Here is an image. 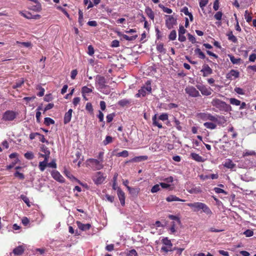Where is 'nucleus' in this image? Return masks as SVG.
<instances>
[{
    "label": "nucleus",
    "instance_id": "18",
    "mask_svg": "<svg viewBox=\"0 0 256 256\" xmlns=\"http://www.w3.org/2000/svg\"><path fill=\"white\" fill-rule=\"evenodd\" d=\"M148 158V156H136L130 160V162H140L142 161L147 160Z\"/></svg>",
    "mask_w": 256,
    "mask_h": 256
},
{
    "label": "nucleus",
    "instance_id": "61",
    "mask_svg": "<svg viewBox=\"0 0 256 256\" xmlns=\"http://www.w3.org/2000/svg\"><path fill=\"white\" fill-rule=\"evenodd\" d=\"M214 190L217 194L222 193V194H226V192L223 189H222V188H214Z\"/></svg>",
    "mask_w": 256,
    "mask_h": 256
},
{
    "label": "nucleus",
    "instance_id": "10",
    "mask_svg": "<svg viewBox=\"0 0 256 256\" xmlns=\"http://www.w3.org/2000/svg\"><path fill=\"white\" fill-rule=\"evenodd\" d=\"M16 117V113L12 110L6 111L2 117V119L6 121H11L14 120Z\"/></svg>",
    "mask_w": 256,
    "mask_h": 256
},
{
    "label": "nucleus",
    "instance_id": "7",
    "mask_svg": "<svg viewBox=\"0 0 256 256\" xmlns=\"http://www.w3.org/2000/svg\"><path fill=\"white\" fill-rule=\"evenodd\" d=\"M196 87L203 96H208L212 94V92L210 87H208L203 84L196 85Z\"/></svg>",
    "mask_w": 256,
    "mask_h": 256
},
{
    "label": "nucleus",
    "instance_id": "44",
    "mask_svg": "<svg viewBox=\"0 0 256 256\" xmlns=\"http://www.w3.org/2000/svg\"><path fill=\"white\" fill-rule=\"evenodd\" d=\"M176 37V32L175 30H172L169 34L168 38L170 40H174Z\"/></svg>",
    "mask_w": 256,
    "mask_h": 256
},
{
    "label": "nucleus",
    "instance_id": "34",
    "mask_svg": "<svg viewBox=\"0 0 256 256\" xmlns=\"http://www.w3.org/2000/svg\"><path fill=\"white\" fill-rule=\"evenodd\" d=\"M42 151L44 152V156H47V158H49L50 152L48 150V148H46L44 145H42L41 147Z\"/></svg>",
    "mask_w": 256,
    "mask_h": 256
},
{
    "label": "nucleus",
    "instance_id": "54",
    "mask_svg": "<svg viewBox=\"0 0 256 256\" xmlns=\"http://www.w3.org/2000/svg\"><path fill=\"white\" fill-rule=\"evenodd\" d=\"M160 186H162L163 188H169L170 190H172V188H171L170 184L166 183V182H160Z\"/></svg>",
    "mask_w": 256,
    "mask_h": 256
},
{
    "label": "nucleus",
    "instance_id": "6",
    "mask_svg": "<svg viewBox=\"0 0 256 256\" xmlns=\"http://www.w3.org/2000/svg\"><path fill=\"white\" fill-rule=\"evenodd\" d=\"M185 92L190 96L196 98L200 96L199 92L193 86H188L185 88Z\"/></svg>",
    "mask_w": 256,
    "mask_h": 256
},
{
    "label": "nucleus",
    "instance_id": "15",
    "mask_svg": "<svg viewBox=\"0 0 256 256\" xmlns=\"http://www.w3.org/2000/svg\"><path fill=\"white\" fill-rule=\"evenodd\" d=\"M96 84H98L100 88H104L105 86L106 80L104 76H97L96 79Z\"/></svg>",
    "mask_w": 256,
    "mask_h": 256
},
{
    "label": "nucleus",
    "instance_id": "58",
    "mask_svg": "<svg viewBox=\"0 0 256 256\" xmlns=\"http://www.w3.org/2000/svg\"><path fill=\"white\" fill-rule=\"evenodd\" d=\"M16 44H20L22 45L24 47L28 48L31 46V43L30 42H20L18 41H16Z\"/></svg>",
    "mask_w": 256,
    "mask_h": 256
},
{
    "label": "nucleus",
    "instance_id": "30",
    "mask_svg": "<svg viewBox=\"0 0 256 256\" xmlns=\"http://www.w3.org/2000/svg\"><path fill=\"white\" fill-rule=\"evenodd\" d=\"M224 166L228 168H232L235 166V164L230 160H227L224 164Z\"/></svg>",
    "mask_w": 256,
    "mask_h": 256
},
{
    "label": "nucleus",
    "instance_id": "57",
    "mask_svg": "<svg viewBox=\"0 0 256 256\" xmlns=\"http://www.w3.org/2000/svg\"><path fill=\"white\" fill-rule=\"evenodd\" d=\"M208 0H200V6L203 9L208 4Z\"/></svg>",
    "mask_w": 256,
    "mask_h": 256
},
{
    "label": "nucleus",
    "instance_id": "45",
    "mask_svg": "<svg viewBox=\"0 0 256 256\" xmlns=\"http://www.w3.org/2000/svg\"><path fill=\"white\" fill-rule=\"evenodd\" d=\"M112 141V138L110 136H106V139L103 141V144L104 146L111 143Z\"/></svg>",
    "mask_w": 256,
    "mask_h": 256
},
{
    "label": "nucleus",
    "instance_id": "59",
    "mask_svg": "<svg viewBox=\"0 0 256 256\" xmlns=\"http://www.w3.org/2000/svg\"><path fill=\"white\" fill-rule=\"evenodd\" d=\"M160 180H162V179H160ZM162 180L166 182V183L169 184V183L173 182L174 178L172 176H170L168 178L162 179Z\"/></svg>",
    "mask_w": 256,
    "mask_h": 256
},
{
    "label": "nucleus",
    "instance_id": "14",
    "mask_svg": "<svg viewBox=\"0 0 256 256\" xmlns=\"http://www.w3.org/2000/svg\"><path fill=\"white\" fill-rule=\"evenodd\" d=\"M203 73V76L206 77L212 73V69L208 64L202 66V69L200 70Z\"/></svg>",
    "mask_w": 256,
    "mask_h": 256
},
{
    "label": "nucleus",
    "instance_id": "17",
    "mask_svg": "<svg viewBox=\"0 0 256 256\" xmlns=\"http://www.w3.org/2000/svg\"><path fill=\"white\" fill-rule=\"evenodd\" d=\"M72 110L70 109L68 112H66L64 116V122L65 124L68 123L72 118Z\"/></svg>",
    "mask_w": 256,
    "mask_h": 256
},
{
    "label": "nucleus",
    "instance_id": "43",
    "mask_svg": "<svg viewBox=\"0 0 256 256\" xmlns=\"http://www.w3.org/2000/svg\"><path fill=\"white\" fill-rule=\"evenodd\" d=\"M160 190V184H156L152 187L150 192L152 193H155L158 192Z\"/></svg>",
    "mask_w": 256,
    "mask_h": 256
},
{
    "label": "nucleus",
    "instance_id": "28",
    "mask_svg": "<svg viewBox=\"0 0 256 256\" xmlns=\"http://www.w3.org/2000/svg\"><path fill=\"white\" fill-rule=\"evenodd\" d=\"M228 56L230 58L231 62L233 64H238L241 61V59L240 58H236L232 54H228Z\"/></svg>",
    "mask_w": 256,
    "mask_h": 256
},
{
    "label": "nucleus",
    "instance_id": "8",
    "mask_svg": "<svg viewBox=\"0 0 256 256\" xmlns=\"http://www.w3.org/2000/svg\"><path fill=\"white\" fill-rule=\"evenodd\" d=\"M198 116L199 118L204 121H217V118L216 116H212L209 113L202 112L199 114Z\"/></svg>",
    "mask_w": 256,
    "mask_h": 256
},
{
    "label": "nucleus",
    "instance_id": "52",
    "mask_svg": "<svg viewBox=\"0 0 256 256\" xmlns=\"http://www.w3.org/2000/svg\"><path fill=\"white\" fill-rule=\"evenodd\" d=\"M244 234L246 237H250L254 235V232L252 230H247L244 232Z\"/></svg>",
    "mask_w": 256,
    "mask_h": 256
},
{
    "label": "nucleus",
    "instance_id": "23",
    "mask_svg": "<svg viewBox=\"0 0 256 256\" xmlns=\"http://www.w3.org/2000/svg\"><path fill=\"white\" fill-rule=\"evenodd\" d=\"M118 35L120 36H122V38L124 39H125L126 40H128V41L134 40L138 37V36H136V35L134 36H129L126 34H122L121 32H118Z\"/></svg>",
    "mask_w": 256,
    "mask_h": 256
},
{
    "label": "nucleus",
    "instance_id": "46",
    "mask_svg": "<svg viewBox=\"0 0 256 256\" xmlns=\"http://www.w3.org/2000/svg\"><path fill=\"white\" fill-rule=\"evenodd\" d=\"M44 122L46 125L49 126L50 124H54V121L50 118H44Z\"/></svg>",
    "mask_w": 256,
    "mask_h": 256
},
{
    "label": "nucleus",
    "instance_id": "37",
    "mask_svg": "<svg viewBox=\"0 0 256 256\" xmlns=\"http://www.w3.org/2000/svg\"><path fill=\"white\" fill-rule=\"evenodd\" d=\"M256 154V152L254 150H245L243 152V156H255Z\"/></svg>",
    "mask_w": 256,
    "mask_h": 256
},
{
    "label": "nucleus",
    "instance_id": "51",
    "mask_svg": "<svg viewBox=\"0 0 256 256\" xmlns=\"http://www.w3.org/2000/svg\"><path fill=\"white\" fill-rule=\"evenodd\" d=\"M244 18H245L246 21L248 22H250L252 20V17L249 14L248 10L245 11Z\"/></svg>",
    "mask_w": 256,
    "mask_h": 256
},
{
    "label": "nucleus",
    "instance_id": "5",
    "mask_svg": "<svg viewBox=\"0 0 256 256\" xmlns=\"http://www.w3.org/2000/svg\"><path fill=\"white\" fill-rule=\"evenodd\" d=\"M152 91L150 84L149 82L146 83V86L142 87L138 90V93L136 94V97H140L141 96H144L147 94L150 93Z\"/></svg>",
    "mask_w": 256,
    "mask_h": 256
},
{
    "label": "nucleus",
    "instance_id": "9",
    "mask_svg": "<svg viewBox=\"0 0 256 256\" xmlns=\"http://www.w3.org/2000/svg\"><path fill=\"white\" fill-rule=\"evenodd\" d=\"M92 180L96 184H98L104 182L105 177L102 172H96L92 176Z\"/></svg>",
    "mask_w": 256,
    "mask_h": 256
},
{
    "label": "nucleus",
    "instance_id": "55",
    "mask_svg": "<svg viewBox=\"0 0 256 256\" xmlns=\"http://www.w3.org/2000/svg\"><path fill=\"white\" fill-rule=\"evenodd\" d=\"M158 119L162 121L166 120H168V114L166 113L162 114L159 116Z\"/></svg>",
    "mask_w": 256,
    "mask_h": 256
},
{
    "label": "nucleus",
    "instance_id": "11",
    "mask_svg": "<svg viewBox=\"0 0 256 256\" xmlns=\"http://www.w3.org/2000/svg\"><path fill=\"white\" fill-rule=\"evenodd\" d=\"M166 26L168 29H170L176 24V20L172 16H166Z\"/></svg>",
    "mask_w": 256,
    "mask_h": 256
},
{
    "label": "nucleus",
    "instance_id": "35",
    "mask_svg": "<svg viewBox=\"0 0 256 256\" xmlns=\"http://www.w3.org/2000/svg\"><path fill=\"white\" fill-rule=\"evenodd\" d=\"M92 88H88L86 86H83L82 88V95L90 93L92 92Z\"/></svg>",
    "mask_w": 256,
    "mask_h": 256
},
{
    "label": "nucleus",
    "instance_id": "64",
    "mask_svg": "<svg viewBox=\"0 0 256 256\" xmlns=\"http://www.w3.org/2000/svg\"><path fill=\"white\" fill-rule=\"evenodd\" d=\"M186 30L182 26H180L178 30V34H184Z\"/></svg>",
    "mask_w": 256,
    "mask_h": 256
},
{
    "label": "nucleus",
    "instance_id": "20",
    "mask_svg": "<svg viewBox=\"0 0 256 256\" xmlns=\"http://www.w3.org/2000/svg\"><path fill=\"white\" fill-rule=\"evenodd\" d=\"M24 250V248L22 246H19L13 250L12 252L15 255H21L22 254Z\"/></svg>",
    "mask_w": 256,
    "mask_h": 256
},
{
    "label": "nucleus",
    "instance_id": "38",
    "mask_svg": "<svg viewBox=\"0 0 256 256\" xmlns=\"http://www.w3.org/2000/svg\"><path fill=\"white\" fill-rule=\"evenodd\" d=\"M127 188H128V190L129 191L130 193L132 194L136 195L138 194V188H130L129 186H127Z\"/></svg>",
    "mask_w": 256,
    "mask_h": 256
},
{
    "label": "nucleus",
    "instance_id": "1",
    "mask_svg": "<svg viewBox=\"0 0 256 256\" xmlns=\"http://www.w3.org/2000/svg\"><path fill=\"white\" fill-rule=\"evenodd\" d=\"M187 206L190 207L194 212H198L200 210L208 215L212 214L210 209L204 203L196 202L194 203L187 204Z\"/></svg>",
    "mask_w": 256,
    "mask_h": 256
},
{
    "label": "nucleus",
    "instance_id": "60",
    "mask_svg": "<svg viewBox=\"0 0 256 256\" xmlns=\"http://www.w3.org/2000/svg\"><path fill=\"white\" fill-rule=\"evenodd\" d=\"M94 48L92 47V45H90L88 46V54L90 55V56H92L94 54Z\"/></svg>",
    "mask_w": 256,
    "mask_h": 256
},
{
    "label": "nucleus",
    "instance_id": "16",
    "mask_svg": "<svg viewBox=\"0 0 256 256\" xmlns=\"http://www.w3.org/2000/svg\"><path fill=\"white\" fill-rule=\"evenodd\" d=\"M117 194L121 204L122 206H124L125 204V196L124 192L122 191L120 188H118L117 191Z\"/></svg>",
    "mask_w": 256,
    "mask_h": 256
},
{
    "label": "nucleus",
    "instance_id": "22",
    "mask_svg": "<svg viewBox=\"0 0 256 256\" xmlns=\"http://www.w3.org/2000/svg\"><path fill=\"white\" fill-rule=\"evenodd\" d=\"M166 200L168 202H175V201H179V202H185L186 201L184 200L180 199L174 195H170V196H168L166 198Z\"/></svg>",
    "mask_w": 256,
    "mask_h": 256
},
{
    "label": "nucleus",
    "instance_id": "40",
    "mask_svg": "<svg viewBox=\"0 0 256 256\" xmlns=\"http://www.w3.org/2000/svg\"><path fill=\"white\" fill-rule=\"evenodd\" d=\"M156 50L160 53H166V50L164 48V44H158L156 46Z\"/></svg>",
    "mask_w": 256,
    "mask_h": 256
},
{
    "label": "nucleus",
    "instance_id": "56",
    "mask_svg": "<svg viewBox=\"0 0 256 256\" xmlns=\"http://www.w3.org/2000/svg\"><path fill=\"white\" fill-rule=\"evenodd\" d=\"M222 13L221 12H218L214 16V18L216 20H220L222 19Z\"/></svg>",
    "mask_w": 256,
    "mask_h": 256
},
{
    "label": "nucleus",
    "instance_id": "49",
    "mask_svg": "<svg viewBox=\"0 0 256 256\" xmlns=\"http://www.w3.org/2000/svg\"><path fill=\"white\" fill-rule=\"evenodd\" d=\"M78 22L81 26L83 24V12L81 10L78 11Z\"/></svg>",
    "mask_w": 256,
    "mask_h": 256
},
{
    "label": "nucleus",
    "instance_id": "24",
    "mask_svg": "<svg viewBox=\"0 0 256 256\" xmlns=\"http://www.w3.org/2000/svg\"><path fill=\"white\" fill-rule=\"evenodd\" d=\"M145 12L151 20H154V14L151 8L150 7H146L145 9Z\"/></svg>",
    "mask_w": 256,
    "mask_h": 256
},
{
    "label": "nucleus",
    "instance_id": "39",
    "mask_svg": "<svg viewBox=\"0 0 256 256\" xmlns=\"http://www.w3.org/2000/svg\"><path fill=\"white\" fill-rule=\"evenodd\" d=\"M128 156V150H124L121 152H118L116 154V156H122L124 158H126Z\"/></svg>",
    "mask_w": 256,
    "mask_h": 256
},
{
    "label": "nucleus",
    "instance_id": "33",
    "mask_svg": "<svg viewBox=\"0 0 256 256\" xmlns=\"http://www.w3.org/2000/svg\"><path fill=\"white\" fill-rule=\"evenodd\" d=\"M158 6L162 10L168 14H170L172 13V9L168 8L167 7L164 6V5L162 4H159Z\"/></svg>",
    "mask_w": 256,
    "mask_h": 256
},
{
    "label": "nucleus",
    "instance_id": "19",
    "mask_svg": "<svg viewBox=\"0 0 256 256\" xmlns=\"http://www.w3.org/2000/svg\"><path fill=\"white\" fill-rule=\"evenodd\" d=\"M76 224L78 228L84 231L88 230L90 228V224H84L80 222H77Z\"/></svg>",
    "mask_w": 256,
    "mask_h": 256
},
{
    "label": "nucleus",
    "instance_id": "31",
    "mask_svg": "<svg viewBox=\"0 0 256 256\" xmlns=\"http://www.w3.org/2000/svg\"><path fill=\"white\" fill-rule=\"evenodd\" d=\"M226 36H228L229 40L232 41L234 43H236L238 42L236 38L233 34L232 32H229L226 34Z\"/></svg>",
    "mask_w": 256,
    "mask_h": 256
},
{
    "label": "nucleus",
    "instance_id": "2",
    "mask_svg": "<svg viewBox=\"0 0 256 256\" xmlns=\"http://www.w3.org/2000/svg\"><path fill=\"white\" fill-rule=\"evenodd\" d=\"M86 165L94 170H100L104 168L103 162L102 160L95 158H88L86 160Z\"/></svg>",
    "mask_w": 256,
    "mask_h": 256
},
{
    "label": "nucleus",
    "instance_id": "42",
    "mask_svg": "<svg viewBox=\"0 0 256 256\" xmlns=\"http://www.w3.org/2000/svg\"><path fill=\"white\" fill-rule=\"evenodd\" d=\"M20 198L30 207V206L29 198L26 196L22 194L20 196Z\"/></svg>",
    "mask_w": 256,
    "mask_h": 256
},
{
    "label": "nucleus",
    "instance_id": "41",
    "mask_svg": "<svg viewBox=\"0 0 256 256\" xmlns=\"http://www.w3.org/2000/svg\"><path fill=\"white\" fill-rule=\"evenodd\" d=\"M230 104L236 106H240V101L234 98H230Z\"/></svg>",
    "mask_w": 256,
    "mask_h": 256
},
{
    "label": "nucleus",
    "instance_id": "25",
    "mask_svg": "<svg viewBox=\"0 0 256 256\" xmlns=\"http://www.w3.org/2000/svg\"><path fill=\"white\" fill-rule=\"evenodd\" d=\"M132 102L130 100L124 98L118 101V104L122 107H124L130 104Z\"/></svg>",
    "mask_w": 256,
    "mask_h": 256
},
{
    "label": "nucleus",
    "instance_id": "53",
    "mask_svg": "<svg viewBox=\"0 0 256 256\" xmlns=\"http://www.w3.org/2000/svg\"><path fill=\"white\" fill-rule=\"evenodd\" d=\"M24 80H20L18 82H16L15 84L12 86V88H20L22 86V85L24 84Z\"/></svg>",
    "mask_w": 256,
    "mask_h": 256
},
{
    "label": "nucleus",
    "instance_id": "50",
    "mask_svg": "<svg viewBox=\"0 0 256 256\" xmlns=\"http://www.w3.org/2000/svg\"><path fill=\"white\" fill-rule=\"evenodd\" d=\"M24 157L26 159L30 160L34 158V155L32 152H27L24 154Z\"/></svg>",
    "mask_w": 256,
    "mask_h": 256
},
{
    "label": "nucleus",
    "instance_id": "29",
    "mask_svg": "<svg viewBox=\"0 0 256 256\" xmlns=\"http://www.w3.org/2000/svg\"><path fill=\"white\" fill-rule=\"evenodd\" d=\"M204 126L210 130H214L216 128V125L213 123L210 122H206L204 124Z\"/></svg>",
    "mask_w": 256,
    "mask_h": 256
},
{
    "label": "nucleus",
    "instance_id": "21",
    "mask_svg": "<svg viewBox=\"0 0 256 256\" xmlns=\"http://www.w3.org/2000/svg\"><path fill=\"white\" fill-rule=\"evenodd\" d=\"M190 156L193 160L198 162H204L205 160L204 158L196 153H191Z\"/></svg>",
    "mask_w": 256,
    "mask_h": 256
},
{
    "label": "nucleus",
    "instance_id": "4",
    "mask_svg": "<svg viewBox=\"0 0 256 256\" xmlns=\"http://www.w3.org/2000/svg\"><path fill=\"white\" fill-rule=\"evenodd\" d=\"M162 242L164 244V246L162 247L161 250L166 252H172L174 250L172 248V244L169 239L168 238H162Z\"/></svg>",
    "mask_w": 256,
    "mask_h": 256
},
{
    "label": "nucleus",
    "instance_id": "26",
    "mask_svg": "<svg viewBox=\"0 0 256 256\" xmlns=\"http://www.w3.org/2000/svg\"><path fill=\"white\" fill-rule=\"evenodd\" d=\"M48 158H46L45 160H44V161L40 162L38 166H39L40 170L42 172L44 171L46 166H48L47 162H48Z\"/></svg>",
    "mask_w": 256,
    "mask_h": 256
},
{
    "label": "nucleus",
    "instance_id": "27",
    "mask_svg": "<svg viewBox=\"0 0 256 256\" xmlns=\"http://www.w3.org/2000/svg\"><path fill=\"white\" fill-rule=\"evenodd\" d=\"M152 124L154 126L161 128H162V124L160 123L157 120V115L156 114L152 118Z\"/></svg>",
    "mask_w": 256,
    "mask_h": 256
},
{
    "label": "nucleus",
    "instance_id": "62",
    "mask_svg": "<svg viewBox=\"0 0 256 256\" xmlns=\"http://www.w3.org/2000/svg\"><path fill=\"white\" fill-rule=\"evenodd\" d=\"M114 116V114H108L106 116V121H107V122H111Z\"/></svg>",
    "mask_w": 256,
    "mask_h": 256
},
{
    "label": "nucleus",
    "instance_id": "63",
    "mask_svg": "<svg viewBox=\"0 0 256 256\" xmlns=\"http://www.w3.org/2000/svg\"><path fill=\"white\" fill-rule=\"evenodd\" d=\"M120 46L119 41L118 40H114L112 42L111 46L112 48H117Z\"/></svg>",
    "mask_w": 256,
    "mask_h": 256
},
{
    "label": "nucleus",
    "instance_id": "48",
    "mask_svg": "<svg viewBox=\"0 0 256 256\" xmlns=\"http://www.w3.org/2000/svg\"><path fill=\"white\" fill-rule=\"evenodd\" d=\"M34 3L36 4V5L34 6L33 8H32V9L36 11H40L42 9L40 4L38 2V0L36 1V2Z\"/></svg>",
    "mask_w": 256,
    "mask_h": 256
},
{
    "label": "nucleus",
    "instance_id": "3",
    "mask_svg": "<svg viewBox=\"0 0 256 256\" xmlns=\"http://www.w3.org/2000/svg\"><path fill=\"white\" fill-rule=\"evenodd\" d=\"M212 105L220 110H226L228 108V104L218 98H214L212 102Z\"/></svg>",
    "mask_w": 256,
    "mask_h": 256
},
{
    "label": "nucleus",
    "instance_id": "12",
    "mask_svg": "<svg viewBox=\"0 0 256 256\" xmlns=\"http://www.w3.org/2000/svg\"><path fill=\"white\" fill-rule=\"evenodd\" d=\"M240 76V72L236 70H232L226 75V78L228 80H234L238 78Z\"/></svg>",
    "mask_w": 256,
    "mask_h": 256
},
{
    "label": "nucleus",
    "instance_id": "36",
    "mask_svg": "<svg viewBox=\"0 0 256 256\" xmlns=\"http://www.w3.org/2000/svg\"><path fill=\"white\" fill-rule=\"evenodd\" d=\"M216 116L217 118V121H214L213 122H217L219 124H222L226 122L223 116Z\"/></svg>",
    "mask_w": 256,
    "mask_h": 256
},
{
    "label": "nucleus",
    "instance_id": "13",
    "mask_svg": "<svg viewBox=\"0 0 256 256\" xmlns=\"http://www.w3.org/2000/svg\"><path fill=\"white\" fill-rule=\"evenodd\" d=\"M51 174L52 177L56 181L60 182H64V178L56 170H52L51 172Z\"/></svg>",
    "mask_w": 256,
    "mask_h": 256
},
{
    "label": "nucleus",
    "instance_id": "47",
    "mask_svg": "<svg viewBox=\"0 0 256 256\" xmlns=\"http://www.w3.org/2000/svg\"><path fill=\"white\" fill-rule=\"evenodd\" d=\"M174 121L176 127L178 130H182V127L180 125V122L176 118H174Z\"/></svg>",
    "mask_w": 256,
    "mask_h": 256
},
{
    "label": "nucleus",
    "instance_id": "32",
    "mask_svg": "<svg viewBox=\"0 0 256 256\" xmlns=\"http://www.w3.org/2000/svg\"><path fill=\"white\" fill-rule=\"evenodd\" d=\"M188 191L190 194H199L201 192V190L200 187H194L190 190H188Z\"/></svg>",
    "mask_w": 256,
    "mask_h": 256
}]
</instances>
